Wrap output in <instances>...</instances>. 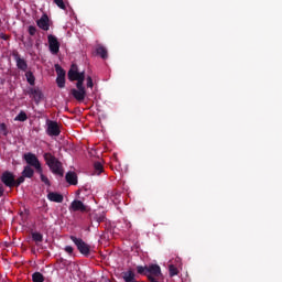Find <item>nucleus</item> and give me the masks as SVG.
<instances>
[{"instance_id": "18", "label": "nucleus", "mask_w": 282, "mask_h": 282, "mask_svg": "<svg viewBox=\"0 0 282 282\" xmlns=\"http://www.w3.org/2000/svg\"><path fill=\"white\" fill-rule=\"evenodd\" d=\"M22 175L23 177L32 178L34 177V170L30 165H26L22 171Z\"/></svg>"}, {"instance_id": "30", "label": "nucleus", "mask_w": 282, "mask_h": 282, "mask_svg": "<svg viewBox=\"0 0 282 282\" xmlns=\"http://www.w3.org/2000/svg\"><path fill=\"white\" fill-rule=\"evenodd\" d=\"M64 252H66L67 254H69L72 257V254H74V247L72 246H66L64 248Z\"/></svg>"}, {"instance_id": "1", "label": "nucleus", "mask_w": 282, "mask_h": 282, "mask_svg": "<svg viewBox=\"0 0 282 282\" xmlns=\"http://www.w3.org/2000/svg\"><path fill=\"white\" fill-rule=\"evenodd\" d=\"M44 160L54 175H58L59 177H63V175H65V170H63V163L52 153H44Z\"/></svg>"}, {"instance_id": "3", "label": "nucleus", "mask_w": 282, "mask_h": 282, "mask_svg": "<svg viewBox=\"0 0 282 282\" xmlns=\"http://www.w3.org/2000/svg\"><path fill=\"white\" fill-rule=\"evenodd\" d=\"M68 210L70 213H83V214H85V213H89L90 208H89V206L83 204L82 200L74 199L70 203V205L68 207Z\"/></svg>"}, {"instance_id": "19", "label": "nucleus", "mask_w": 282, "mask_h": 282, "mask_svg": "<svg viewBox=\"0 0 282 282\" xmlns=\"http://www.w3.org/2000/svg\"><path fill=\"white\" fill-rule=\"evenodd\" d=\"M32 281L33 282H44L45 281V276L41 272H34L32 274Z\"/></svg>"}, {"instance_id": "11", "label": "nucleus", "mask_w": 282, "mask_h": 282, "mask_svg": "<svg viewBox=\"0 0 282 282\" xmlns=\"http://www.w3.org/2000/svg\"><path fill=\"white\" fill-rule=\"evenodd\" d=\"M26 94L29 96L33 97V100L36 105H39V102H41V100H43V91H41V89H39V88H29Z\"/></svg>"}, {"instance_id": "34", "label": "nucleus", "mask_w": 282, "mask_h": 282, "mask_svg": "<svg viewBox=\"0 0 282 282\" xmlns=\"http://www.w3.org/2000/svg\"><path fill=\"white\" fill-rule=\"evenodd\" d=\"M0 129L3 131V130H6V123H1L0 124Z\"/></svg>"}, {"instance_id": "28", "label": "nucleus", "mask_w": 282, "mask_h": 282, "mask_svg": "<svg viewBox=\"0 0 282 282\" xmlns=\"http://www.w3.org/2000/svg\"><path fill=\"white\" fill-rule=\"evenodd\" d=\"M28 32H29L30 36H35L36 35V26L30 25L28 29Z\"/></svg>"}, {"instance_id": "20", "label": "nucleus", "mask_w": 282, "mask_h": 282, "mask_svg": "<svg viewBox=\"0 0 282 282\" xmlns=\"http://www.w3.org/2000/svg\"><path fill=\"white\" fill-rule=\"evenodd\" d=\"M25 78H26L29 85L34 86V83H36V77H34V74L30 70L25 73Z\"/></svg>"}, {"instance_id": "10", "label": "nucleus", "mask_w": 282, "mask_h": 282, "mask_svg": "<svg viewBox=\"0 0 282 282\" xmlns=\"http://www.w3.org/2000/svg\"><path fill=\"white\" fill-rule=\"evenodd\" d=\"M83 77H85V72L78 73V68L73 64L68 70V79L74 83V80H79Z\"/></svg>"}, {"instance_id": "25", "label": "nucleus", "mask_w": 282, "mask_h": 282, "mask_svg": "<svg viewBox=\"0 0 282 282\" xmlns=\"http://www.w3.org/2000/svg\"><path fill=\"white\" fill-rule=\"evenodd\" d=\"M54 3L61 10H67V7L65 6V1L63 0H54Z\"/></svg>"}, {"instance_id": "21", "label": "nucleus", "mask_w": 282, "mask_h": 282, "mask_svg": "<svg viewBox=\"0 0 282 282\" xmlns=\"http://www.w3.org/2000/svg\"><path fill=\"white\" fill-rule=\"evenodd\" d=\"M15 121L18 122H25L28 120V113L25 111H20L19 115L14 118Z\"/></svg>"}, {"instance_id": "2", "label": "nucleus", "mask_w": 282, "mask_h": 282, "mask_svg": "<svg viewBox=\"0 0 282 282\" xmlns=\"http://www.w3.org/2000/svg\"><path fill=\"white\" fill-rule=\"evenodd\" d=\"M70 241L76 246L78 252L83 254V257H89L91 254V246H89L83 238H78L76 236H69Z\"/></svg>"}, {"instance_id": "24", "label": "nucleus", "mask_w": 282, "mask_h": 282, "mask_svg": "<svg viewBox=\"0 0 282 282\" xmlns=\"http://www.w3.org/2000/svg\"><path fill=\"white\" fill-rule=\"evenodd\" d=\"M32 239H33V241L41 242V241H43V236L41 235V232H33Z\"/></svg>"}, {"instance_id": "33", "label": "nucleus", "mask_w": 282, "mask_h": 282, "mask_svg": "<svg viewBox=\"0 0 282 282\" xmlns=\"http://www.w3.org/2000/svg\"><path fill=\"white\" fill-rule=\"evenodd\" d=\"M0 37L2 39V41H8V39H10V36L6 35L3 33L0 34Z\"/></svg>"}, {"instance_id": "32", "label": "nucleus", "mask_w": 282, "mask_h": 282, "mask_svg": "<svg viewBox=\"0 0 282 282\" xmlns=\"http://www.w3.org/2000/svg\"><path fill=\"white\" fill-rule=\"evenodd\" d=\"M4 193H6V188L3 187V183H0V197H3Z\"/></svg>"}, {"instance_id": "27", "label": "nucleus", "mask_w": 282, "mask_h": 282, "mask_svg": "<svg viewBox=\"0 0 282 282\" xmlns=\"http://www.w3.org/2000/svg\"><path fill=\"white\" fill-rule=\"evenodd\" d=\"M40 174L41 177V182H43L46 186H50V178H47V176H45V174H43V170Z\"/></svg>"}, {"instance_id": "6", "label": "nucleus", "mask_w": 282, "mask_h": 282, "mask_svg": "<svg viewBox=\"0 0 282 282\" xmlns=\"http://www.w3.org/2000/svg\"><path fill=\"white\" fill-rule=\"evenodd\" d=\"M47 41H48V50L51 52V54H58V52H61V42H58V39L53 35V34H50L47 36Z\"/></svg>"}, {"instance_id": "13", "label": "nucleus", "mask_w": 282, "mask_h": 282, "mask_svg": "<svg viewBox=\"0 0 282 282\" xmlns=\"http://www.w3.org/2000/svg\"><path fill=\"white\" fill-rule=\"evenodd\" d=\"M14 61L17 63L18 69H21V72H28V62L23 58H21V55L15 54Z\"/></svg>"}, {"instance_id": "7", "label": "nucleus", "mask_w": 282, "mask_h": 282, "mask_svg": "<svg viewBox=\"0 0 282 282\" xmlns=\"http://www.w3.org/2000/svg\"><path fill=\"white\" fill-rule=\"evenodd\" d=\"M55 72L57 74V78H56L57 87H59V89H63L65 87V69H63L61 65L56 64Z\"/></svg>"}, {"instance_id": "16", "label": "nucleus", "mask_w": 282, "mask_h": 282, "mask_svg": "<svg viewBox=\"0 0 282 282\" xmlns=\"http://www.w3.org/2000/svg\"><path fill=\"white\" fill-rule=\"evenodd\" d=\"M96 54L100 56V58H102L104 61H107V58H109V53L107 48L102 45L97 46Z\"/></svg>"}, {"instance_id": "29", "label": "nucleus", "mask_w": 282, "mask_h": 282, "mask_svg": "<svg viewBox=\"0 0 282 282\" xmlns=\"http://www.w3.org/2000/svg\"><path fill=\"white\" fill-rule=\"evenodd\" d=\"M86 85L89 89H93L94 88V79H91V76H88L86 78Z\"/></svg>"}, {"instance_id": "17", "label": "nucleus", "mask_w": 282, "mask_h": 282, "mask_svg": "<svg viewBox=\"0 0 282 282\" xmlns=\"http://www.w3.org/2000/svg\"><path fill=\"white\" fill-rule=\"evenodd\" d=\"M105 219L106 218L104 214H95L91 218V226H96L98 228V226H100Z\"/></svg>"}, {"instance_id": "31", "label": "nucleus", "mask_w": 282, "mask_h": 282, "mask_svg": "<svg viewBox=\"0 0 282 282\" xmlns=\"http://www.w3.org/2000/svg\"><path fill=\"white\" fill-rule=\"evenodd\" d=\"M170 274L172 276L177 275V268H175V265H173V264L170 265Z\"/></svg>"}, {"instance_id": "5", "label": "nucleus", "mask_w": 282, "mask_h": 282, "mask_svg": "<svg viewBox=\"0 0 282 282\" xmlns=\"http://www.w3.org/2000/svg\"><path fill=\"white\" fill-rule=\"evenodd\" d=\"M46 133L51 137H58L61 135V127L58 126V122L52 121L50 119L46 120Z\"/></svg>"}, {"instance_id": "22", "label": "nucleus", "mask_w": 282, "mask_h": 282, "mask_svg": "<svg viewBox=\"0 0 282 282\" xmlns=\"http://www.w3.org/2000/svg\"><path fill=\"white\" fill-rule=\"evenodd\" d=\"M94 169H95V175H100V173H102V171H105V167L102 166V163H100V162H95Z\"/></svg>"}, {"instance_id": "26", "label": "nucleus", "mask_w": 282, "mask_h": 282, "mask_svg": "<svg viewBox=\"0 0 282 282\" xmlns=\"http://www.w3.org/2000/svg\"><path fill=\"white\" fill-rule=\"evenodd\" d=\"M23 182H25V176L22 174V176L18 177L17 180L14 178V186L19 187L21 184H23Z\"/></svg>"}, {"instance_id": "23", "label": "nucleus", "mask_w": 282, "mask_h": 282, "mask_svg": "<svg viewBox=\"0 0 282 282\" xmlns=\"http://www.w3.org/2000/svg\"><path fill=\"white\" fill-rule=\"evenodd\" d=\"M76 87L79 90H85V75L84 77H80L79 79H77Z\"/></svg>"}, {"instance_id": "9", "label": "nucleus", "mask_w": 282, "mask_h": 282, "mask_svg": "<svg viewBox=\"0 0 282 282\" xmlns=\"http://www.w3.org/2000/svg\"><path fill=\"white\" fill-rule=\"evenodd\" d=\"M36 25L40 28V30H43L44 32L50 31V17L47 13H43L41 19L36 20Z\"/></svg>"}, {"instance_id": "4", "label": "nucleus", "mask_w": 282, "mask_h": 282, "mask_svg": "<svg viewBox=\"0 0 282 282\" xmlns=\"http://www.w3.org/2000/svg\"><path fill=\"white\" fill-rule=\"evenodd\" d=\"M24 160L29 166H34L36 173H42L43 167L41 166V162L39 161V158H36V154L28 153L24 154Z\"/></svg>"}, {"instance_id": "35", "label": "nucleus", "mask_w": 282, "mask_h": 282, "mask_svg": "<svg viewBox=\"0 0 282 282\" xmlns=\"http://www.w3.org/2000/svg\"><path fill=\"white\" fill-rule=\"evenodd\" d=\"M128 228H131V223H128Z\"/></svg>"}, {"instance_id": "15", "label": "nucleus", "mask_w": 282, "mask_h": 282, "mask_svg": "<svg viewBox=\"0 0 282 282\" xmlns=\"http://www.w3.org/2000/svg\"><path fill=\"white\" fill-rule=\"evenodd\" d=\"M65 180L68 184H70V186H76V184H78V175L76 172H67Z\"/></svg>"}, {"instance_id": "8", "label": "nucleus", "mask_w": 282, "mask_h": 282, "mask_svg": "<svg viewBox=\"0 0 282 282\" xmlns=\"http://www.w3.org/2000/svg\"><path fill=\"white\" fill-rule=\"evenodd\" d=\"M1 182L8 188H14V174L12 172H4L1 176Z\"/></svg>"}, {"instance_id": "12", "label": "nucleus", "mask_w": 282, "mask_h": 282, "mask_svg": "<svg viewBox=\"0 0 282 282\" xmlns=\"http://www.w3.org/2000/svg\"><path fill=\"white\" fill-rule=\"evenodd\" d=\"M70 94L75 100H78V102H83L85 100V97L87 96V90H79V89H70Z\"/></svg>"}, {"instance_id": "14", "label": "nucleus", "mask_w": 282, "mask_h": 282, "mask_svg": "<svg viewBox=\"0 0 282 282\" xmlns=\"http://www.w3.org/2000/svg\"><path fill=\"white\" fill-rule=\"evenodd\" d=\"M47 199L50 202H55V204H63L64 197H63V194H58L56 192H50L47 194Z\"/></svg>"}]
</instances>
